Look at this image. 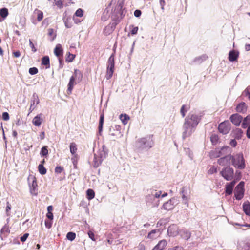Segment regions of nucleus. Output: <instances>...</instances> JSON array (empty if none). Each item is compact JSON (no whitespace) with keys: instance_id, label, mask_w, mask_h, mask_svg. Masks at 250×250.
<instances>
[{"instance_id":"nucleus-1","label":"nucleus","mask_w":250,"mask_h":250,"mask_svg":"<svg viewBox=\"0 0 250 250\" xmlns=\"http://www.w3.org/2000/svg\"><path fill=\"white\" fill-rule=\"evenodd\" d=\"M162 194L161 190L154 189H150L147 190V195L146 196V204L151 206L152 208L158 207L159 205V198Z\"/></svg>"},{"instance_id":"nucleus-2","label":"nucleus","mask_w":250,"mask_h":250,"mask_svg":"<svg viewBox=\"0 0 250 250\" xmlns=\"http://www.w3.org/2000/svg\"><path fill=\"white\" fill-rule=\"evenodd\" d=\"M153 143L152 138L148 136L138 139L135 143V147L138 150L149 149L152 147Z\"/></svg>"},{"instance_id":"nucleus-3","label":"nucleus","mask_w":250,"mask_h":250,"mask_svg":"<svg viewBox=\"0 0 250 250\" xmlns=\"http://www.w3.org/2000/svg\"><path fill=\"white\" fill-rule=\"evenodd\" d=\"M231 164L236 168L239 169H244L246 165L243 154L242 153H239L231 155Z\"/></svg>"},{"instance_id":"nucleus-4","label":"nucleus","mask_w":250,"mask_h":250,"mask_svg":"<svg viewBox=\"0 0 250 250\" xmlns=\"http://www.w3.org/2000/svg\"><path fill=\"white\" fill-rule=\"evenodd\" d=\"M230 148L228 146H224L221 148H216L210 153L211 158H218L230 153Z\"/></svg>"},{"instance_id":"nucleus-5","label":"nucleus","mask_w":250,"mask_h":250,"mask_svg":"<svg viewBox=\"0 0 250 250\" xmlns=\"http://www.w3.org/2000/svg\"><path fill=\"white\" fill-rule=\"evenodd\" d=\"M200 120V116L198 114L192 112L185 118L184 121L196 128Z\"/></svg>"},{"instance_id":"nucleus-6","label":"nucleus","mask_w":250,"mask_h":250,"mask_svg":"<svg viewBox=\"0 0 250 250\" xmlns=\"http://www.w3.org/2000/svg\"><path fill=\"white\" fill-rule=\"evenodd\" d=\"M196 127L192 126L188 123L184 121L183 125L182 137L184 139L190 136L195 131Z\"/></svg>"},{"instance_id":"nucleus-7","label":"nucleus","mask_w":250,"mask_h":250,"mask_svg":"<svg viewBox=\"0 0 250 250\" xmlns=\"http://www.w3.org/2000/svg\"><path fill=\"white\" fill-rule=\"evenodd\" d=\"M107 63L106 78L108 80L112 77L114 69V57L113 54L109 58Z\"/></svg>"},{"instance_id":"nucleus-8","label":"nucleus","mask_w":250,"mask_h":250,"mask_svg":"<svg viewBox=\"0 0 250 250\" xmlns=\"http://www.w3.org/2000/svg\"><path fill=\"white\" fill-rule=\"evenodd\" d=\"M220 173L222 177L227 181L232 180L234 177V170L230 167L223 168Z\"/></svg>"},{"instance_id":"nucleus-9","label":"nucleus","mask_w":250,"mask_h":250,"mask_svg":"<svg viewBox=\"0 0 250 250\" xmlns=\"http://www.w3.org/2000/svg\"><path fill=\"white\" fill-rule=\"evenodd\" d=\"M244 182L241 181L240 183L236 187L234 191V195L237 200H241L244 196Z\"/></svg>"},{"instance_id":"nucleus-10","label":"nucleus","mask_w":250,"mask_h":250,"mask_svg":"<svg viewBox=\"0 0 250 250\" xmlns=\"http://www.w3.org/2000/svg\"><path fill=\"white\" fill-rule=\"evenodd\" d=\"M231 129V125L229 121H225L220 123L218 126L219 132L223 134H227Z\"/></svg>"},{"instance_id":"nucleus-11","label":"nucleus","mask_w":250,"mask_h":250,"mask_svg":"<svg viewBox=\"0 0 250 250\" xmlns=\"http://www.w3.org/2000/svg\"><path fill=\"white\" fill-rule=\"evenodd\" d=\"M105 153L104 151H100L97 154H94L93 159V165L94 167H98L105 157Z\"/></svg>"},{"instance_id":"nucleus-12","label":"nucleus","mask_w":250,"mask_h":250,"mask_svg":"<svg viewBox=\"0 0 250 250\" xmlns=\"http://www.w3.org/2000/svg\"><path fill=\"white\" fill-rule=\"evenodd\" d=\"M30 192L32 195L37 194V183L35 177H32L28 179Z\"/></svg>"},{"instance_id":"nucleus-13","label":"nucleus","mask_w":250,"mask_h":250,"mask_svg":"<svg viewBox=\"0 0 250 250\" xmlns=\"http://www.w3.org/2000/svg\"><path fill=\"white\" fill-rule=\"evenodd\" d=\"M177 204V200L175 198H172L164 203L162 209L167 211L172 210L174 208Z\"/></svg>"},{"instance_id":"nucleus-14","label":"nucleus","mask_w":250,"mask_h":250,"mask_svg":"<svg viewBox=\"0 0 250 250\" xmlns=\"http://www.w3.org/2000/svg\"><path fill=\"white\" fill-rule=\"evenodd\" d=\"M218 164L222 166H229L231 164V155L228 154L225 156L219 158L217 161Z\"/></svg>"},{"instance_id":"nucleus-15","label":"nucleus","mask_w":250,"mask_h":250,"mask_svg":"<svg viewBox=\"0 0 250 250\" xmlns=\"http://www.w3.org/2000/svg\"><path fill=\"white\" fill-rule=\"evenodd\" d=\"M120 130L121 126L119 125L112 126L109 129V135L114 138L120 137L122 136Z\"/></svg>"},{"instance_id":"nucleus-16","label":"nucleus","mask_w":250,"mask_h":250,"mask_svg":"<svg viewBox=\"0 0 250 250\" xmlns=\"http://www.w3.org/2000/svg\"><path fill=\"white\" fill-rule=\"evenodd\" d=\"M231 122L236 126H239L242 121L243 117L238 114H234L230 116Z\"/></svg>"},{"instance_id":"nucleus-17","label":"nucleus","mask_w":250,"mask_h":250,"mask_svg":"<svg viewBox=\"0 0 250 250\" xmlns=\"http://www.w3.org/2000/svg\"><path fill=\"white\" fill-rule=\"evenodd\" d=\"M167 233L170 236L174 237L177 235L179 233L177 226L174 224L169 226L167 229Z\"/></svg>"},{"instance_id":"nucleus-18","label":"nucleus","mask_w":250,"mask_h":250,"mask_svg":"<svg viewBox=\"0 0 250 250\" xmlns=\"http://www.w3.org/2000/svg\"><path fill=\"white\" fill-rule=\"evenodd\" d=\"M161 234L159 229H154L151 231L147 235V238L151 240H155L158 238Z\"/></svg>"},{"instance_id":"nucleus-19","label":"nucleus","mask_w":250,"mask_h":250,"mask_svg":"<svg viewBox=\"0 0 250 250\" xmlns=\"http://www.w3.org/2000/svg\"><path fill=\"white\" fill-rule=\"evenodd\" d=\"M42 120V114L40 113L33 119L32 123L35 126L39 127L41 125Z\"/></svg>"},{"instance_id":"nucleus-20","label":"nucleus","mask_w":250,"mask_h":250,"mask_svg":"<svg viewBox=\"0 0 250 250\" xmlns=\"http://www.w3.org/2000/svg\"><path fill=\"white\" fill-rule=\"evenodd\" d=\"M167 245L166 240H162L152 249V250H162L165 249Z\"/></svg>"},{"instance_id":"nucleus-21","label":"nucleus","mask_w":250,"mask_h":250,"mask_svg":"<svg viewBox=\"0 0 250 250\" xmlns=\"http://www.w3.org/2000/svg\"><path fill=\"white\" fill-rule=\"evenodd\" d=\"M180 236L185 240H188L191 236V233L189 231L181 229L179 231L178 233Z\"/></svg>"},{"instance_id":"nucleus-22","label":"nucleus","mask_w":250,"mask_h":250,"mask_svg":"<svg viewBox=\"0 0 250 250\" xmlns=\"http://www.w3.org/2000/svg\"><path fill=\"white\" fill-rule=\"evenodd\" d=\"M40 103V99L37 94L34 93L33 94L30 101V105L32 106H37Z\"/></svg>"},{"instance_id":"nucleus-23","label":"nucleus","mask_w":250,"mask_h":250,"mask_svg":"<svg viewBox=\"0 0 250 250\" xmlns=\"http://www.w3.org/2000/svg\"><path fill=\"white\" fill-rule=\"evenodd\" d=\"M75 76H74V75L71 76V77L70 79V81H69V83L68 84V89H67V92L69 94L71 93L73 86L75 84Z\"/></svg>"},{"instance_id":"nucleus-24","label":"nucleus","mask_w":250,"mask_h":250,"mask_svg":"<svg viewBox=\"0 0 250 250\" xmlns=\"http://www.w3.org/2000/svg\"><path fill=\"white\" fill-rule=\"evenodd\" d=\"M238 57V53L235 51H230L229 54V60L230 62L236 61Z\"/></svg>"},{"instance_id":"nucleus-25","label":"nucleus","mask_w":250,"mask_h":250,"mask_svg":"<svg viewBox=\"0 0 250 250\" xmlns=\"http://www.w3.org/2000/svg\"><path fill=\"white\" fill-rule=\"evenodd\" d=\"M236 109L237 112H244L247 110V105L245 103L242 102L237 106Z\"/></svg>"},{"instance_id":"nucleus-26","label":"nucleus","mask_w":250,"mask_h":250,"mask_svg":"<svg viewBox=\"0 0 250 250\" xmlns=\"http://www.w3.org/2000/svg\"><path fill=\"white\" fill-rule=\"evenodd\" d=\"M243 210L246 215L250 216V203L249 202H246L243 205Z\"/></svg>"},{"instance_id":"nucleus-27","label":"nucleus","mask_w":250,"mask_h":250,"mask_svg":"<svg viewBox=\"0 0 250 250\" xmlns=\"http://www.w3.org/2000/svg\"><path fill=\"white\" fill-rule=\"evenodd\" d=\"M184 192V188H183L181 191V193L182 194V203L188 207L189 206L188 198L185 195Z\"/></svg>"},{"instance_id":"nucleus-28","label":"nucleus","mask_w":250,"mask_h":250,"mask_svg":"<svg viewBox=\"0 0 250 250\" xmlns=\"http://www.w3.org/2000/svg\"><path fill=\"white\" fill-rule=\"evenodd\" d=\"M34 13L37 15V20L38 21H40L42 20L43 18V14L42 11L38 9H36L34 11Z\"/></svg>"},{"instance_id":"nucleus-29","label":"nucleus","mask_w":250,"mask_h":250,"mask_svg":"<svg viewBox=\"0 0 250 250\" xmlns=\"http://www.w3.org/2000/svg\"><path fill=\"white\" fill-rule=\"evenodd\" d=\"M189 107L188 105H183L180 109V113L183 118L185 116L186 113L189 110Z\"/></svg>"},{"instance_id":"nucleus-30","label":"nucleus","mask_w":250,"mask_h":250,"mask_svg":"<svg viewBox=\"0 0 250 250\" xmlns=\"http://www.w3.org/2000/svg\"><path fill=\"white\" fill-rule=\"evenodd\" d=\"M42 64L45 65L46 68L50 67L49 58L48 56H44L42 58Z\"/></svg>"},{"instance_id":"nucleus-31","label":"nucleus","mask_w":250,"mask_h":250,"mask_svg":"<svg viewBox=\"0 0 250 250\" xmlns=\"http://www.w3.org/2000/svg\"><path fill=\"white\" fill-rule=\"evenodd\" d=\"M104 121V114H102L100 115V120H99V133L101 134V132L103 130V126Z\"/></svg>"},{"instance_id":"nucleus-32","label":"nucleus","mask_w":250,"mask_h":250,"mask_svg":"<svg viewBox=\"0 0 250 250\" xmlns=\"http://www.w3.org/2000/svg\"><path fill=\"white\" fill-rule=\"evenodd\" d=\"M62 53V50L61 49V45L60 44H57L54 49V54L57 57H59Z\"/></svg>"},{"instance_id":"nucleus-33","label":"nucleus","mask_w":250,"mask_h":250,"mask_svg":"<svg viewBox=\"0 0 250 250\" xmlns=\"http://www.w3.org/2000/svg\"><path fill=\"white\" fill-rule=\"evenodd\" d=\"M87 198L89 200L93 199L95 197V192L93 190L91 189H88L86 191Z\"/></svg>"},{"instance_id":"nucleus-34","label":"nucleus","mask_w":250,"mask_h":250,"mask_svg":"<svg viewBox=\"0 0 250 250\" xmlns=\"http://www.w3.org/2000/svg\"><path fill=\"white\" fill-rule=\"evenodd\" d=\"M120 118L121 120L122 121V123H123V124L124 125H125L126 124H127V122H128V120L129 119V117L126 114H124V115L121 114L120 115Z\"/></svg>"},{"instance_id":"nucleus-35","label":"nucleus","mask_w":250,"mask_h":250,"mask_svg":"<svg viewBox=\"0 0 250 250\" xmlns=\"http://www.w3.org/2000/svg\"><path fill=\"white\" fill-rule=\"evenodd\" d=\"M77 145L75 143H71L70 144V151L72 155L76 153L77 151Z\"/></svg>"},{"instance_id":"nucleus-36","label":"nucleus","mask_w":250,"mask_h":250,"mask_svg":"<svg viewBox=\"0 0 250 250\" xmlns=\"http://www.w3.org/2000/svg\"><path fill=\"white\" fill-rule=\"evenodd\" d=\"M250 122V114L248 115L246 118H244L243 123H242V127L243 128H246L247 127L248 124Z\"/></svg>"},{"instance_id":"nucleus-37","label":"nucleus","mask_w":250,"mask_h":250,"mask_svg":"<svg viewBox=\"0 0 250 250\" xmlns=\"http://www.w3.org/2000/svg\"><path fill=\"white\" fill-rule=\"evenodd\" d=\"M38 170H39L40 173L42 175H44L46 173V169L43 167V166L42 164H40L38 166Z\"/></svg>"},{"instance_id":"nucleus-38","label":"nucleus","mask_w":250,"mask_h":250,"mask_svg":"<svg viewBox=\"0 0 250 250\" xmlns=\"http://www.w3.org/2000/svg\"><path fill=\"white\" fill-rule=\"evenodd\" d=\"M0 14L2 18H6L8 14V9L6 8H2L1 9H0Z\"/></svg>"},{"instance_id":"nucleus-39","label":"nucleus","mask_w":250,"mask_h":250,"mask_svg":"<svg viewBox=\"0 0 250 250\" xmlns=\"http://www.w3.org/2000/svg\"><path fill=\"white\" fill-rule=\"evenodd\" d=\"M242 131L241 129L237 128L234 131V137L237 139L241 138Z\"/></svg>"},{"instance_id":"nucleus-40","label":"nucleus","mask_w":250,"mask_h":250,"mask_svg":"<svg viewBox=\"0 0 250 250\" xmlns=\"http://www.w3.org/2000/svg\"><path fill=\"white\" fill-rule=\"evenodd\" d=\"M219 138L218 136L216 134H213L210 137V141L214 145L216 144L218 142Z\"/></svg>"},{"instance_id":"nucleus-41","label":"nucleus","mask_w":250,"mask_h":250,"mask_svg":"<svg viewBox=\"0 0 250 250\" xmlns=\"http://www.w3.org/2000/svg\"><path fill=\"white\" fill-rule=\"evenodd\" d=\"M66 237L68 240L72 241L75 238L76 234L75 233L69 232L67 234Z\"/></svg>"},{"instance_id":"nucleus-42","label":"nucleus","mask_w":250,"mask_h":250,"mask_svg":"<svg viewBox=\"0 0 250 250\" xmlns=\"http://www.w3.org/2000/svg\"><path fill=\"white\" fill-rule=\"evenodd\" d=\"M233 188L229 185L226 186V192L228 195H230L232 193Z\"/></svg>"},{"instance_id":"nucleus-43","label":"nucleus","mask_w":250,"mask_h":250,"mask_svg":"<svg viewBox=\"0 0 250 250\" xmlns=\"http://www.w3.org/2000/svg\"><path fill=\"white\" fill-rule=\"evenodd\" d=\"M48 151L46 146H43L41 151L40 154L42 156H45L48 154Z\"/></svg>"},{"instance_id":"nucleus-44","label":"nucleus","mask_w":250,"mask_h":250,"mask_svg":"<svg viewBox=\"0 0 250 250\" xmlns=\"http://www.w3.org/2000/svg\"><path fill=\"white\" fill-rule=\"evenodd\" d=\"M75 57V55H73V54H70V52H68V56L66 59V61L68 62H71L73 61V60L74 59Z\"/></svg>"},{"instance_id":"nucleus-45","label":"nucleus","mask_w":250,"mask_h":250,"mask_svg":"<svg viewBox=\"0 0 250 250\" xmlns=\"http://www.w3.org/2000/svg\"><path fill=\"white\" fill-rule=\"evenodd\" d=\"M48 35L50 36H53L52 40H53L56 37V34L54 33V29L52 28H49L48 29Z\"/></svg>"},{"instance_id":"nucleus-46","label":"nucleus","mask_w":250,"mask_h":250,"mask_svg":"<svg viewBox=\"0 0 250 250\" xmlns=\"http://www.w3.org/2000/svg\"><path fill=\"white\" fill-rule=\"evenodd\" d=\"M38 72V69L36 67L30 68L29 70V73L31 75L36 74Z\"/></svg>"},{"instance_id":"nucleus-47","label":"nucleus","mask_w":250,"mask_h":250,"mask_svg":"<svg viewBox=\"0 0 250 250\" xmlns=\"http://www.w3.org/2000/svg\"><path fill=\"white\" fill-rule=\"evenodd\" d=\"M75 16L77 17H81L83 16V11L82 9H78L75 13Z\"/></svg>"},{"instance_id":"nucleus-48","label":"nucleus","mask_w":250,"mask_h":250,"mask_svg":"<svg viewBox=\"0 0 250 250\" xmlns=\"http://www.w3.org/2000/svg\"><path fill=\"white\" fill-rule=\"evenodd\" d=\"M2 118L4 121L9 120V114L6 112H3L2 113Z\"/></svg>"},{"instance_id":"nucleus-49","label":"nucleus","mask_w":250,"mask_h":250,"mask_svg":"<svg viewBox=\"0 0 250 250\" xmlns=\"http://www.w3.org/2000/svg\"><path fill=\"white\" fill-rule=\"evenodd\" d=\"M217 171V168L214 167H211L208 170V174H212L213 173H216Z\"/></svg>"},{"instance_id":"nucleus-50","label":"nucleus","mask_w":250,"mask_h":250,"mask_svg":"<svg viewBox=\"0 0 250 250\" xmlns=\"http://www.w3.org/2000/svg\"><path fill=\"white\" fill-rule=\"evenodd\" d=\"M55 4L59 7V8H62L63 7V0H58L56 2Z\"/></svg>"},{"instance_id":"nucleus-51","label":"nucleus","mask_w":250,"mask_h":250,"mask_svg":"<svg viewBox=\"0 0 250 250\" xmlns=\"http://www.w3.org/2000/svg\"><path fill=\"white\" fill-rule=\"evenodd\" d=\"M88 235L89 237L93 241H95V235L94 233L91 231H89L88 232Z\"/></svg>"},{"instance_id":"nucleus-52","label":"nucleus","mask_w":250,"mask_h":250,"mask_svg":"<svg viewBox=\"0 0 250 250\" xmlns=\"http://www.w3.org/2000/svg\"><path fill=\"white\" fill-rule=\"evenodd\" d=\"M29 46L31 48L33 52H36L37 49L35 48L33 43L32 42L31 40H29Z\"/></svg>"},{"instance_id":"nucleus-53","label":"nucleus","mask_w":250,"mask_h":250,"mask_svg":"<svg viewBox=\"0 0 250 250\" xmlns=\"http://www.w3.org/2000/svg\"><path fill=\"white\" fill-rule=\"evenodd\" d=\"M63 170V168L61 167V166H58L56 167L55 171L56 173H61L62 171Z\"/></svg>"},{"instance_id":"nucleus-54","label":"nucleus","mask_w":250,"mask_h":250,"mask_svg":"<svg viewBox=\"0 0 250 250\" xmlns=\"http://www.w3.org/2000/svg\"><path fill=\"white\" fill-rule=\"evenodd\" d=\"M28 236H29L28 233H26L24 234V235L21 237V238H20L21 241V242H25L27 238H28Z\"/></svg>"},{"instance_id":"nucleus-55","label":"nucleus","mask_w":250,"mask_h":250,"mask_svg":"<svg viewBox=\"0 0 250 250\" xmlns=\"http://www.w3.org/2000/svg\"><path fill=\"white\" fill-rule=\"evenodd\" d=\"M134 14L136 17H139L141 15V11L140 10H136Z\"/></svg>"},{"instance_id":"nucleus-56","label":"nucleus","mask_w":250,"mask_h":250,"mask_svg":"<svg viewBox=\"0 0 250 250\" xmlns=\"http://www.w3.org/2000/svg\"><path fill=\"white\" fill-rule=\"evenodd\" d=\"M243 95L246 96H248V98L249 99V100H250V92H249V90L248 89H246L243 92Z\"/></svg>"},{"instance_id":"nucleus-57","label":"nucleus","mask_w":250,"mask_h":250,"mask_svg":"<svg viewBox=\"0 0 250 250\" xmlns=\"http://www.w3.org/2000/svg\"><path fill=\"white\" fill-rule=\"evenodd\" d=\"M8 230H9V229H8V226H7L6 225H5L2 229H1V232L2 233H4L5 232H8Z\"/></svg>"},{"instance_id":"nucleus-58","label":"nucleus","mask_w":250,"mask_h":250,"mask_svg":"<svg viewBox=\"0 0 250 250\" xmlns=\"http://www.w3.org/2000/svg\"><path fill=\"white\" fill-rule=\"evenodd\" d=\"M138 30V27H133L131 31V33L132 34H133V35L136 34H137Z\"/></svg>"},{"instance_id":"nucleus-59","label":"nucleus","mask_w":250,"mask_h":250,"mask_svg":"<svg viewBox=\"0 0 250 250\" xmlns=\"http://www.w3.org/2000/svg\"><path fill=\"white\" fill-rule=\"evenodd\" d=\"M45 226L46 228L49 229L51 227L52 223L50 222H49V221L45 220Z\"/></svg>"},{"instance_id":"nucleus-60","label":"nucleus","mask_w":250,"mask_h":250,"mask_svg":"<svg viewBox=\"0 0 250 250\" xmlns=\"http://www.w3.org/2000/svg\"><path fill=\"white\" fill-rule=\"evenodd\" d=\"M46 217L48 219L52 220L53 219V214L52 212H47V213L46 214Z\"/></svg>"},{"instance_id":"nucleus-61","label":"nucleus","mask_w":250,"mask_h":250,"mask_svg":"<svg viewBox=\"0 0 250 250\" xmlns=\"http://www.w3.org/2000/svg\"><path fill=\"white\" fill-rule=\"evenodd\" d=\"M159 3L161 5V9L163 10L164 9V6L165 4V0H160Z\"/></svg>"},{"instance_id":"nucleus-62","label":"nucleus","mask_w":250,"mask_h":250,"mask_svg":"<svg viewBox=\"0 0 250 250\" xmlns=\"http://www.w3.org/2000/svg\"><path fill=\"white\" fill-rule=\"evenodd\" d=\"M230 145L231 146L235 147L237 145V142H236V140L234 139L231 140L230 142Z\"/></svg>"},{"instance_id":"nucleus-63","label":"nucleus","mask_w":250,"mask_h":250,"mask_svg":"<svg viewBox=\"0 0 250 250\" xmlns=\"http://www.w3.org/2000/svg\"><path fill=\"white\" fill-rule=\"evenodd\" d=\"M138 249L139 250H145V246L143 244H139L138 246Z\"/></svg>"},{"instance_id":"nucleus-64","label":"nucleus","mask_w":250,"mask_h":250,"mask_svg":"<svg viewBox=\"0 0 250 250\" xmlns=\"http://www.w3.org/2000/svg\"><path fill=\"white\" fill-rule=\"evenodd\" d=\"M247 136L248 138H250V125L247 131Z\"/></svg>"}]
</instances>
